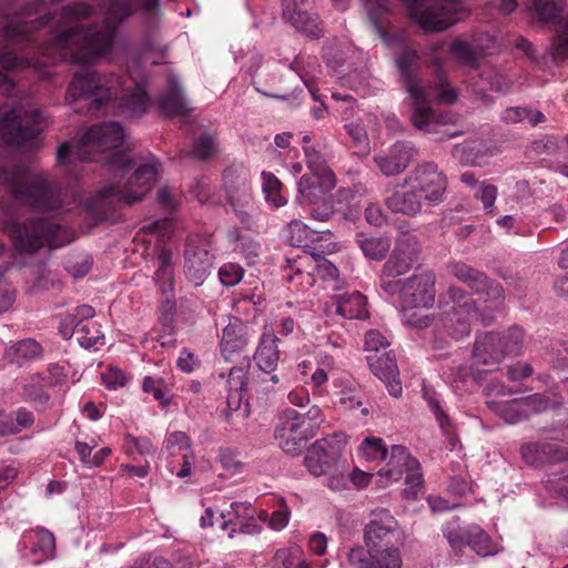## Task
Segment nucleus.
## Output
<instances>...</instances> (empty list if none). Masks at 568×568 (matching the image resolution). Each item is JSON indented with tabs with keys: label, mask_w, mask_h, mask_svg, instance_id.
<instances>
[{
	"label": "nucleus",
	"mask_w": 568,
	"mask_h": 568,
	"mask_svg": "<svg viewBox=\"0 0 568 568\" xmlns=\"http://www.w3.org/2000/svg\"><path fill=\"white\" fill-rule=\"evenodd\" d=\"M136 4L138 0H106L102 26L65 28L44 13L41 3H30L0 21V65L7 70L32 68L42 77L49 75L44 62L22 54L31 49L53 62L61 60L85 67L73 74L68 85V104L85 101L97 110L112 108L142 114L150 105L144 81H138L132 73L123 77L91 68L112 54L118 24L132 14Z\"/></svg>",
	"instance_id": "f257e3e1"
},
{
	"label": "nucleus",
	"mask_w": 568,
	"mask_h": 568,
	"mask_svg": "<svg viewBox=\"0 0 568 568\" xmlns=\"http://www.w3.org/2000/svg\"><path fill=\"white\" fill-rule=\"evenodd\" d=\"M124 138V129L119 122H101L83 133L74 150L70 142H64L57 152L60 164L72 163L75 159L81 162L102 161L111 171L113 181L98 191L87 203V209L98 219H105L109 212L120 205H131L141 201L159 178L161 164L155 158L140 164L126 178L132 169V161L126 153L116 151Z\"/></svg>",
	"instance_id": "f03ea898"
},
{
	"label": "nucleus",
	"mask_w": 568,
	"mask_h": 568,
	"mask_svg": "<svg viewBox=\"0 0 568 568\" xmlns=\"http://www.w3.org/2000/svg\"><path fill=\"white\" fill-rule=\"evenodd\" d=\"M418 60L416 51L409 48H406L396 59L403 87L410 100V120L420 131L439 133L443 126L455 122V115L452 112L438 113L433 109L432 103L438 101L453 104L458 98V92L443 79L434 85L426 84L416 73Z\"/></svg>",
	"instance_id": "7ed1b4c3"
},
{
	"label": "nucleus",
	"mask_w": 568,
	"mask_h": 568,
	"mask_svg": "<svg viewBox=\"0 0 568 568\" xmlns=\"http://www.w3.org/2000/svg\"><path fill=\"white\" fill-rule=\"evenodd\" d=\"M0 184H7L18 202L36 211L54 214L63 209L61 191L41 171L24 165L0 168Z\"/></svg>",
	"instance_id": "20e7f679"
},
{
	"label": "nucleus",
	"mask_w": 568,
	"mask_h": 568,
	"mask_svg": "<svg viewBox=\"0 0 568 568\" xmlns=\"http://www.w3.org/2000/svg\"><path fill=\"white\" fill-rule=\"evenodd\" d=\"M525 334L518 326L505 333L486 332L478 334L473 349V377L481 383V371L491 375L506 356H519L523 353Z\"/></svg>",
	"instance_id": "39448f33"
},
{
	"label": "nucleus",
	"mask_w": 568,
	"mask_h": 568,
	"mask_svg": "<svg viewBox=\"0 0 568 568\" xmlns=\"http://www.w3.org/2000/svg\"><path fill=\"white\" fill-rule=\"evenodd\" d=\"M17 251L33 253L42 246L50 248L61 247L73 241L70 229L43 219H27L24 222L13 221L11 217L3 224Z\"/></svg>",
	"instance_id": "423d86ee"
},
{
	"label": "nucleus",
	"mask_w": 568,
	"mask_h": 568,
	"mask_svg": "<svg viewBox=\"0 0 568 568\" xmlns=\"http://www.w3.org/2000/svg\"><path fill=\"white\" fill-rule=\"evenodd\" d=\"M436 275L433 271H423L399 283L397 291L403 321L417 328L428 327L430 318L420 313L433 307L436 297Z\"/></svg>",
	"instance_id": "0eeeda50"
},
{
	"label": "nucleus",
	"mask_w": 568,
	"mask_h": 568,
	"mask_svg": "<svg viewBox=\"0 0 568 568\" xmlns=\"http://www.w3.org/2000/svg\"><path fill=\"white\" fill-rule=\"evenodd\" d=\"M439 315L436 332L453 339H462L470 333V320L477 312L476 302L463 288L452 285L439 296Z\"/></svg>",
	"instance_id": "6e6552de"
},
{
	"label": "nucleus",
	"mask_w": 568,
	"mask_h": 568,
	"mask_svg": "<svg viewBox=\"0 0 568 568\" xmlns=\"http://www.w3.org/2000/svg\"><path fill=\"white\" fill-rule=\"evenodd\" d=\"M222 189L227 204L246 229L255 225L256 207L248 170L242 164L227 166L222 174Z\"/></svg>",
	"instance_id": "1a4fd4ad"
},
{
	"label": "nucleus",
	"mask_w": 568,
	"mask_h": 568,
	"mask_svg": "<svg viewBox=\"0 0 568 568\" xmlns=\"http://www.w3.org/2000/svg\"><path fill=\"white\" fill-rule=\"evenodd\" d=\"M419 243L417 236L408 231H399L394 250L383 265L379 276V286L389 297H394L403 280L397 277L408 273L417 262Z\"/></svg>",
	"instance_id": "9d476101"
},
{
	"label": "nucleus",
	"mask_w": 568,
	"mask_h": 568,
	"mask_svg": "<svg viewBox=\"0 0 568 568\" xmlns=\"http://www.w3.org/2000/svg\"><path fill=\"white\" fill-rule=\"evenodd\" d=\"M336 245L327 244L326 252L335 251ZM325 250L305 251L294 258H287V268L285 270V280L290 283L295 282L296 287L301 290L310 288L315 284V277L324 280H334L338 276L337 267L326 260L323 254Z\"/></svg>",
	"instance_id": "9b49d317"
},
{
	"label": "nucleus",
	"mask_w": 568,
	"mask_h": 568,
	"mask_svg": "<svg viewBox=\"0 0 568 568\" xmlns=\"http://www.w3.org/2000/svg\"><path fill=\"white\" fill-rule=\"evenodd\" d=\"M45 116L39 109L14 106L3 110L0 106V138L9 145L32 143L42 131Z\"/></svg>",
	"instance_id": "f8f14e48"
},
{
	"label": "nucleus",
	"mask_w": 568,
	"mask_h": 568,
	"mask_svg": "<svg viewBox=\"0 0 568 568\" xmlns=\"http://www.w3.org/2000/svg\"><path fill=\"white\" fill-rule=\"evenodd\" d=\"M412 19L425 31H444L467 16L462 0H404Z\"/></svg>",
	"instance_id": "ddd939ff"
},
{
	"label": "nucleus",
	"mask_w": 568,
	"mask_h": 568,
	"mask_svg": "<svg viewBox=\"0 0 568 568\" xmlns=\"http://www.w3.org/2000/svg\"><path fill=\"white\" fill-rule=\"evenodd\" d=\"M306 165L311 174H304L297 185V192L303 201L317 204L324 194H328L336 185L332 170L325 164L320 150L304 145Z\"/></svg>",
	"instance_id": "4468645a"
},
{
	"label": "nucleus",
	"mask_w": 568,
	"mask_h": 568,
	"mask_svg": "<svg viewBox=\"0 0 568 568\" xmlns=\"http://www.w3.org/2000/svg\"><path fill=\"white\" fill-rule=\"evenodd\" d=\"M403 186H413L424 205L436 206L445 199L447 178L435 162H422L405 176Z\"/></svg>",
	"instance_id": "2eb2a0df"
},
{
	"label": "nucleus",
	"mask_w": 568,
	"mask_h": 568,
	"mask_svg": "<svg viewBox=\"0 0 568 568\" xmlns=\"http://www.w3.org/2000/svg\"><path fill=\"white\" fill-rule=\"evenodd\" d=\"M443 534L456 554L460 552L465 546H469L483 557L497 552V547L489 535L478 525L459 527L456 523H448L443 528Z\"/></svg>",
	"instance_id": "dca6fc26"
},
{
	"label": "nucleus",
	"mask_w": 568,
	"mask_h": 568,
	"mask_svg": "<svg viewBox=\"0 0 568 568\" xmlns=\"http://www.w3.org/2000/svg\"><path fill=\"white\" fill-rule=\"evenodd\" d=\"M305 422L303 414L293 408L283 410L280 416V424L275 430V437L280 447L291 455L301 452L302 442L313 438L312 426Z\"/></svg>",
	"instance_id": "f3484780"
},
{
	"label": "nucleus",
	"mask_w": 568,
	"mask_h": 568,
	"mask_svg": "<svg viewBox=\"0 0 568 568\" xmlns=\"http://www.w3.org/2000/svg\"><path fill=\"white\" fill-rule=\"evenodd\" d=\"M448 272L458 281L465 283L475 294L489 303L488 308L498 307L504 301V288L500 284L490 282L480 271L464 263H452Z\"/></svg>",
	"instance_id": "a211bd4d"
},
{
	"label": "nucleus",
	"mask_w": 568,
	"mask_h": 568,
	"mask_svg": "<svg viewBox=\"0 0 568 568\" xmlns=\"http://www.w3.org/2000/svg\"><path fill=\"white\" fill-rule=\"evenodd\" d=\"M214 255L210 243L205 239L192 236L187 240L184 250V274L194 285L200 286L211 274Z\"/></svg>",
	"instance_id": "6ab92c4d"
},
{
	"label": "nucleus",
	"mask_w": 568,
	"mask_h": 568,
	"mask_svg": "<svg viewBox=\"0 0 568 568\" xmlns=\"http://www.w3.org/2000/svg\"><path fill=\"white\" fill-rule=\"evenodd\" d=\"M345 444L346 439L343 434L317 440L304 457L305 467L314 476L326 475L342 455Z\"/></svg>",
	"instance_id": "aec40b11"
},
{
	"label": "nucleus",
	"mask_w": 568,
	"mask_h": 568,
	"mask_svg": "<svg viewBox=\"0 0 568 568\" xmlns=\"http://www.w3.org/2000/svg\"><path fill=\"white\" fill-rule=\"evenodd\" d=\"M20 557L32 565H40L54 556L55 539L44 528L27 530L18 542Z\"/></svg>",
	"instance_id": "412c9836"
},
{
	"label": "nucleus",
	"mask_w": 568,
	"mask_h": 568,
	"mask_svg": "<svg viewBox=\"0 0 568 568\" xmlns=\"http://www.w3.org/2000/svg\"><path fill=\"white\" fill-rule=\"evenodd\" d=\"M399 539L396 519L386 511L372 519L364 529L365 549L377 551L383 548H398Z\"/></svg>",
	"instance_id": "4be33fe9"
},
{
	"label": "nucleus",
	"mask_w": 568,
	"mask_h": 568,
	"mask_svg": "<svg viewBox=\"0 0 568 568\" xmlns=\"http://www.w3.org/2000/svg\"><path fill=\"white\" fill-rule=\"evenodd\" d=\"M351 568H403L398 548H381L377 551L363 546L352 547L346 556Z\"/></svg>",
	"instance_id": "5701e85b"
},
{
	"label": "nucleus",
	"mask_w": 568,
	"mask_h": 568,
	"mask_svg": "<svg viewBox=\"0 0 568 568\" xmlns=\"http://www.w3.org/2000/svg\"><path fill=\"white\" fill-rule=\"evenodd\" d=\"M417 155V149L407 141H397L386 151L374 155L373 161L385 176L402 174Z\"/></svg>",
	"instance_id": "b1692460"
},
{
	"label": "nucleus",
	"mask_w": 568,
	"mask_h": 568,
	"mask_svg": "<svg viewBox=\"0 0 568 568\" xmlns=\"http://www.w3.org/2000/svg\"><path fill=\"white\" fill-rule=\"evenodd\" d=\"M494 43L495 40L486 33L473 36L471 42L456 39L450 44V53L460 64L475 67L478 55L491 50Z\"/></svg>",
	"instance_id": "393cba45"
},
{
	"label": "nucleus",
	"mask_w": 568,
	"mask_h": 568,
	"mask_svg": "<svg viewBox=\"0 0 568 568\" xmlns=\"http://www.w3.org/2000/svg\"><path fill=\"white\" fill-rule=\"evenodd\" d=\"M384 204L393 213H400L409 217L422 213L424 206L414 187L403 186V182L385 196Z\"/></svg>",
	"instance_id": "a878e982"
},
{
	"label": "nucleus",
	"mask_w": 568,
	"mask_h": 568,
	"mask_svg": "<svg viewBox=\"0 0 568 568\" xmlns=\"http://www.w3.org/2000/svg\"><path fill=\"white\" fill-rule=\"evenodd\" d=\"M248 341V331L244 322L239 317H230L227 325L223 328L221 354L226 361H231L246 347Z\"/></svg>",
	"instance_id": "bb28decb"
},
{
	"label": "nucleus",
	"mask_w": 568,
	"mask_h": 568,
	"mask_svg": "<svg viewBox=\"0 0 568 568\" xmlns=\"http://www.w3.org/2000/svg\"><path fill=\"white\" fill-rule=\"evenodd\" d=\"M367 363L372 373L383 381L394 397L402 395V384L398 379V367L394 357L389 354H383L381 356L374 354L367 356Z\"/></svg>",
	"instance_id": "cd10ccee"
},
{
	"label": "nucleus",
	"mask_w": 568,
	"mask_h": 568,
	"mask_svg": "<svg viewBox=\"0 0 568 568\" xmlns=\"http://www.w3.org/2000/svg\"><path fill=\"white\" fill-rule=\"evenodd\" d=\"M520 454L526 463L532 466H541L562 462L568 458L567 452L555 443H528L520 448Z\"/></svg>",
	"instance_id": "c85d7f7f"
},
{
	"label": "nucleus",
	"mask_w": 568,
	"mask_h": 568,
	"mask_svg": "<svg viewBox=\"0 0 568 568\" xmlns=\"http://www.w3.org/2000/svg\"><path fill=\"white\" fill-rule=\"evenodd\" d=\"M278 338L272 326H264L257 348L254 353V361L258 368L265 373H272L277 367L280 351Z\"/></svg>",
	"instance_id": "c756f323"
},
{
	"label": "nucleus",
	"mask_w": 568,
	"mask_h": 568,
	"mask_svg": "<svg viewBox=\"0 0 568 568\" xmlns=\"http://www.w3.org/2000/svg\"><path fill=\"white\" fill-rule=\"evenodd\" d=\"M386 460L387 465L378 474L386 477L387 481H397L407 469L419 468V462L402 445H393Z\"/></svg>",
	"instance_id": "7c9ffc66"
},
{
	"label": "nucleus",
	"mask_w": 568,
	"mask_h": 568,
	"mask_svg": "<svg viewBox=\"0 0 568 568\" xmlns=\"http://www.w3.org/2000/svg\"><path fill=\"white\" fill-rule=\"evenodd\" d=\"M286 241L292 246L310 247L311 244L320 240H329L332 233L329 231L316 232L311 230L301 220H292L285 229Z\"/></svg>",
	"instance_id": "2f4dec72"
},
{
	"label": "nucleus",
	"mask_w": 568,
	"mask_h": 568,
	"mask_svg": "<svg viewBox=\"0 0 568 568\" xmlns=\"http://www.w3.org/2000/svg\"><path fill=\"white\" fill-rule=\"evenodd\" d=\"M335 312L348 320H364L368 316L366 297L359 292H352L334 297Z\"/></svg>",
	"instance_id": "473e14b6"
},
{
	"label": "nucleus",
	"mask_w": 568,
	"mask_h": 568,
	"mask_svg": "<svg viewBox=\"0 0 568 568\" xmlns=\"http://www.w3.org/2000/svg\"><path fill=\"white\" fill-rule=\"evenodd\" d=\"M42 346L33 338H26L6 347L4 358L10 363L22 365L41 356Z\"/></svg>",
	"instance_id": "72a5a7b5"
},
{
	"label": "nucleus",
	"mask_w": 568,
	"mask_h": 568,
	"mask_svg": "<svg viewBox=\"0 0 568 568\" xmlns=\"http://www.w3.org/2000/svg\"><path fill=\"white\" fill-rule=\"evenodd\" d=\"M356 243L367 258L375 261L383 260L390 248V240L384 235L358 234Z\"/></svg>",
	"instance_id": "f704fd0d"
},
{
	"label": "nucleus",
	"mask_w": 568,
	"mask_h": 568,
	"mask_svg": "<svg viewBox=\"0 0 568 568\" xmlns=\"http://www.w3.org/2000/svg\"><path fill=\"white\" fill-rule=\"evenodd\" d=\"M262 179V193L264 200L271 207L278 209L287 204V196L283 193L282 182L271 172L263 171Z\"/></svg>",
	"instance_id": "c9c22d12"
},
{
	"label": "nucleus",
	"mask_w": 568,
	"mask_h": 568,
	"mask_svg": "<svg viewBox=\"0 0 568 568\" xmlns=\"http://www.w3.org/2000/svg\"><path fill=\"white\" fill-rule=\"evenodd\" d=\"M172 257V252L165 247L158 255L159 265L154 274V281L164 293L171 292L174 286V264Z\"/></svg>",
	"instance_id": "e433bc0d"
},
{
	"label": "nucleus",
	"mask_w": 568,
	"mask_h": 568,
	"mask_svg": "<svg viewBox=\"0 0 568 568\" xmlns=\"http://www.w3.org/2000/svg\"><path fill=\"white\" fill-rule=\"evenodd\" d=\"M334 387L337 388L338 400L347 409H355L363 405L361 392L357 385L347 376L334 378Z\"/></svg>",
	"instance_id": "4c0bfd02"
},
{
	"label": "nucleus",
	"mask_w": 568,
	"mask_h": 568,
	"mask_svg": "<svg viewBox=\"0 0 568 568\" xmlns=\"http://www.w3.org/2000/svg\"><path fill=\"white\" fill-rule=\"evenodd\" d=\"M487 405L508 424H517L527 418L518 398L511 400L489 399Z\"/></svg>",
	"instance_id": "58836bf2"
},
{
	"label": "nucleus",
	"mask_w": 568,
	"mask_h": 568,
	"mask_svg": "<svg viewBox=\"0 0 568 568\" xmlns=\"http://www.w3.org/2000/svg\"><path fill=\"white\" fill-rule=\"evenodd\" d=\"M75 336L79 344L84 348H98L104 343V335L100 325L95 322H84L75 324Z\"/></svg>",
	"instance_id": "ea45409f"
},
{
	"label": "nucleus",
	"mask_w": 568,
	"mask_h": 568,
	"mask_svg": "<svg viewBox=\"0 0 568 568\" xmlns=\"http://www.w3.org/2000/svg\"><path fill=\"white\" fill-rule=\"evenodd\" d=\"M349 466L347 460L341 455L333 466V468L326 474V486L332 491H343L351 489V479L348 476Z\"/></svg>",
	"instance_id": "a19ab883"
},
{
	"label": "nucleus",
	"mask_w": 568,
	"mask_h": 568,
	"mask_svg": "<svg viewBox=\"0 0 568 568\" xmlns=\"http://www.w3.org/2000/svg\"><path fill=\"white\" fill-rule=\"evenodd\" d=\"M159 105L161 112L165 115H179L187 111V102L175 81L172 83L171 92L160 100Z\"/></svg>",
	"instance_id": "79ce46f5"
},
{
	"label": "nucleus",
	"mask_w": 568,
	"mask_h": 568,
	"mask_svg": "<svg viewBox=\"0 0 568 568\" xmlns=\"http://www.w3.org/2000/svg\"><path fill=\"white\" fill-rule=\"evenodd\" d=\"M253 514H255V509L250 503H232L229 510L221 513V528L223 530H226L230 526L233 528L234 523L244 521Z\"/></svg>",
	"instance_id": "37998d69"
},
{
	"label": "nucleus",
	"mask_w": 568,
	"mask_h": 568,
	"mask_svg": "<svg viewBox=\"0 0 568 568\" xmlns=\"http://www.w3.org/2000/svg\"><path fill=\"white\" fill-rule=\"evenodd\" d=\"M230 394L227 396L229 406L232 407V400L235 402V408H237L239 403L242 398V392L246 386V372L243 367L233 366L226 379Z\"/></svg>",
	"instance_id": "c03bdc74"
},
{
	"label": "nucleus",
	"mask_w": 568,
	"mask_h": 568,
	"mask_svg": "<svg viewBox=\"0 0 568 568\" xmlns=\"http://www.w3.org/2000/svg\"><path fill=\"white\" fill-rule=\"evenodd\" d=\"M551 55L555 61L568 58V16L558 21L556 36L551 42Z\"/></svg>",
	"instance_id": "a18cd8bd"
},
{
	"label": "nucleus",
	"mask_w": 568,
	"mask_h": 568,
	"mask_svg": "<svg viewBox=\"0 0 568 568\" xmlns=\"http://www.w3.org/2000/svg\"><path fill=\"white\" fill-rule=\"evenodd\" d=\"M369 20L376 33L386 43H389L388 34L378 21V18L389 10L387 0H363Z\"/></svg>",
	"instance_id": "49530a36"
},
{
	"label": "nucleus",
	"mask_w": 568,
	"mask_h": 568,
	"mask_svg": "<svg viewBox=\"0 0 568 568\" xmlns=\"http://www.w3.org/2000/svg\"><path fill=\"white\" fill-rule=\"evenodd\" d=\"M275 560L284 568H310L305 552L298 546L277 550Z\"/></svg>",
	"instance_id": "de8ad7c7"
},
{
	"label": "nucleus",
	"mask_w": 568,
	"mask_h": 568,
	"mask_svg": "<svg viewBox=\"0 0 568 568\" xmlns=\"http://www.w3.org/2000/svg\"><path fill=\"white\" fill-rule=\"evenodd\" d=\"M424 398L426 399L429 409L435 415V418L442 428V430L449 435L453 432V426L448 414L443 405L442 399L436 394H430L428 392L424 393Z\"/></svg>",
	"instance_id": "09e8293b"
},
{
	"label": "nucleus",
	"mask_w": 568,
	"mask_h": 568,
	"mask_svg": "<svg viewBox=\"0 0 568 568\" xmlns=\"http://www.w3.org/2000/svg\"><path fill=\"white\" fill-rule=\"evenodd\" d=\"M361 455L367 460H386L388 449L382 438L366 437L358 448Z\"/></svg>",
	"instance_id": "8fccbe9b"
},
{
	"label": "nucleus",
	"mask_w": 568,
	"mask_h": 568,
	"mask_svg": "<svg viewBox=\"0 0 568 568\" xmlns=\"http://www.w3.org/2000/svg\"><path fill=\"white\" fill-rule=\"evenodd\" d=\"M479 78L489 89L497 92H506L511 87V81L493 67L483 68Z\"/></svg>",
	"instance_id": "3c124183"
},
{
	"label": "nucleus",
	"mask_w": 568,
	"mask_h": 568,
	"mask_svg": "<svg viewBox=\"0 0 568 568\" xmlns=\"http://www.w3.org/2000/svg\"><path fill=\"white\" fill-rule=\"evenodd\" d=\"M123 449L126 455H150L154 452L153 444L148 437H136L131 434L124 436Z\"/></svg>",
	"instance_id": "603ef678"
},
{
	"label": "nucleus",
	"mask_w": 568,
	"mask_h": 568,
	"mask_svg": "<svg viewBox=\"0 0 568 568\" xmlns=\"http://www.w3.org/2000/svg\"><path fill=\"white\" fill-rule=\"evenodd\" d=\"M518 400L526 417H528L530 414L545 412L551 407L550 400L541 394L520 397Z\"/></svg>",
	"instance_id": "864d4df0"
},
{
	"label": "nucleus",
	"mask_w": 568,
	"mask_h": 568,
	"mask_svg": "<svg viewBox=\"0 0 568 568\" xmlns=\"http://www.w3.org/2000/svg\"><path fill=\"white\" fill-rule=\"evenodd\" d=\"M285 19L290 21L294 28L306 33L310 37L316 38L320 36V30L317 29L316 20L304 10L294 13V18Z\"/></svg>",
	"instance_id": "5fc2aeb1"
},
{
	"label": "nucleus",
	"mask_w": 568,
	"mask_h": 568,
	"mask_svg": "<svg viewBox=\"0 0 568 568\" xmlns=\"http://www.w3.org/2000/svg\"><path fill=\"white\" fill-rule=\"evenodd\" d=\"M143 392L152 394L155 400H158L162 406H168L170 404V397L165 390V384L162 378H153L151 376H146L143 379L142 384Z\"/></svg>",
	"instance_id": "6e6d98bb"
},
{
	"label": "nucleus",
	"mask_w": 568,
	"mask_h": 568,
	"mask_svg": "<svg viewBox=\"0 0 568 568\" xmlns=\"http://www.w3.org/2000/svg\"><path fill=\"white\" fill-rule=\"evenodd\" d=\"M530 10L544 22L554 21L560 12V8L551 0H534Z\"/></svg>",
	"instance_id": "4d7b16f0"
},
{
	"label": "nucleus",
	"mask_w": 568,
	"mask_h": 568,
	"mask_svg": "<svg viewBox=\"0 0 568 568\" xmlns=\"http://www.w3.org/2000/svg\"><path fill=\"white\" fill-rule=\"evenodd\" d=\"M326 195L327 194H324L323 199L317 204H311L306 201H303L301 199V195L298 194L296 197V202H298L303 205H308L311 207L310 209L311 216L314 220H317L321 222H326L331 219V216L334 213L333 204H332V202L326 200Z\"/></svg>",
	"instance_id": "13d9d810"
},
{
	"label": "nucleus",
	"mask_w": 568,
	"mask_h": 568,
	"mask_svg": "<svg viewBox=\"0 0 568 568\" xmlns=\"http://www.w3.org/2000/svg\"><path fill=\"white\" fill-rule=\"evenodd\" d=\"M244 270L235 263H226L219 270V277L224 286H234L243 278Z\"/></svg>",
	"instance_id": "bf43d9fd"
},
{
	"label": "nucleus",
	"mask_w": 568,
	"mask_h": 568,
	"mask_svg": "<svg viewBox=\"0 0 568 568\" xmlns=\"http://www.w3.org/2000/svg\"><path fill=\"white\" fill-rule=\"evenodd\" d=\"M405 474H406V476H405L406 487H405L403 494H404L405 498L414 499L417 497V494L420 490V488L423 487V483H424L423 475L420 473V467L414 468V469H407Z\"/></svg>",
	"instance_id": "052dcab7"
},
{
	"label": "nucleus",
	"mask_w": 568,
	"mask_h": 568,
	"mask_svg": "<svg viewBox=\"0 0 568 568\" xmlns=\"http://www.w3.org/2000/svg\"><path fill=\"white\" fill-rule=\"evenodd\" d=\"M498 190L493 184L485 182L480 183L475 192V196L481 201L484 209L488 213L494 212L495 201L497 199Z\"/></svg>",
	"instance_id": "680f3d73"
},
{
	"label": "nucleus",
	"mask_w": 568,
	"mask_h": 568,
	"mask_svg": "<svg viewBox=\"0 0 568 568\" xmlns=\"http://www.w3.org/2000/svg\"><path fill=\"white\" fill-rule=\"evenodd\" d=\"M163 447L168 452H171L175 448L180 450H191V439L186 433L174 430L165 436Z\"/></svg>",
	"instance_id": "e2e57ef3"
},
{
	"label": "nucleus",
	"mask_w": 568,
	"mask_h": 568,
	"mask_svg": "<svg viewBox=\"0 0 568 568\" xmlns=\"http://www.w3.org/2000/svg\"><path fill=\"white\" fill-rule=\"evenodd\" d=\"M217 150L215 139L211 134L201 135L193 149V154L201 160H205L213 155Z\"/></svg>",
	"instance_id": "0e129e2a"
},
{
	"label": "nucleus",
	"mask_w": 568,
	"mask_h": 568,
	"mask_svg": "<svg viewBox=\"0 0 568 568\" xmlns=\"http://www.w3.org/2000/svg\"><path fill=\"white\" fill-rule=\"evenodd\" d=\"M217 459L222 468L230 475H236L243 470V464L236 458L235 453L229 448L221 449Z\"/></svg>",
	"instance_id": "69168bd1"
},
{
	"label": "nucleus",
	"mask_w": 568,
	"mask_h": 568,
	"mask_svg": "<svg viewBox=\"0 0 568 568\" xmlns=\"http://www.w3.org/2000/svg\"><path fill=\"white\" fill-rule=\"evenodd\" d=\"M328 372H325L323 368H315V371L311 374L310 382H305L311 385L313 395L323 397L327 392V383H328Z\"/></svg>",
	"instance_id": "338daca9"
},
{
	"label": "nucleus",
	"mask_w": 568,
	"mask_h": 568,
	"mask_svg": "<svg viewBox=\"0 0 568 568\" xmlns=\"http://www.w3.org/2000/svg\"><path fill=\"white\" fill-rule=\"evenodd\" d=\"M101 378L105 387L109 389L123 387L128 382L125 374L118 367H109L104 373H102Z\"/></svg>",
	"instance_id": "774afa93"
}]
</instances>
